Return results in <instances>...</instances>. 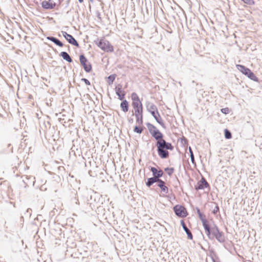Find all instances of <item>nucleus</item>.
I'll use <instances>...</instances> for the list:
<instances>
[{
	"mask_svg": "<svg viewBox=\"0 0 262 262\" xmlns=\"http://www.w3.org/2000/svg\"><path fill=\"white\" fill-rule=\"evenodd\" d=\"M108 79L111 81V82H110V84L112 83L115 79V76L114 75H110L108 77Z\"/></svg>",
	"mask_w": 262,
	"mask_h": 262,
	"instance_id": "nucleus-29",
	"label": "nucleus"
},
{
	"mask_svg": "<svg viewBox=\"0 0 262 262\" xmlns=\"http://www.w3.org/2000/svg\"><path fill=\"white\" fill-rule=\"evenodd\" d=\"M211 234L220 242H223L225 240L223 233L220 232L217 227L210 229V235ZM209 237L211 238V235Z\"/></svg>",
	"mask_w": 262,
	"mask_h": 262,
	"instance_id": "nucleus-7",
	"label": "nucleus"
},
{
	"mask_svg": "<svg viewBox=\"0 0 262 262\" xmlns=\"http://www.w3.org/2000/svg\"><path fill=\"white\" fill-rule=\"evenodd\" d=\"M221 112L224 114H228L230 113V109L228 107H225L221 109Z\"/></svg>",
	"mask_w": 262,
	"mask_h": 262,
	"instance_id": "nucleus-28",
	"label": "nucleus"
},
{
	"mask_svg": "<svg viewBox=\"0 0 262 262\" xmlns=\"http://www.w3.org/2000/svg\"><path fill=\"white\" fill-rule=\"evenodd\" d=\"M159 180H160V179H157L156 178H155L154 177L152 178H149V179H148L146 183V185L147 186L149 187L155 182L158 183Z\"/></svg>",
	"mask_w": 262,
	"mask_h": 262,
	"instance_id": "nucleus-19",
	"label": "nucleus"
},
{
	"mask_svg": "<svg viewBox=\"0 0 262 262\" xmlns=\"http://www.w3.org/2000/svg\"><path fill=\"white\" fill-rule=\"evenodd\" d=\"M150 134L157 140H163L162 134L155 127L152 126L149 129Z\"/></svg>",
	"mask_w": 262,
	"mask_h": 262,
	"instance_id": "nucleus-10",
	"label": "nucleus"
},
{
	"mask_svg": "<svg viewBox=\"0 0 262 262\" xmlns=\"http://www.w3.org/2000/svg\"><path fill=\"white\" fill-rule=\"evenodd\" d=\"M181 224L184 230L186 232V233L187 234V236H188V238L190 239H192V238H193V235H192V233H191L190 231L187 227V226H186L183 220H182L181 221Z\"/></svg>",
	"mask_w": 262,
	"mask_h": 262,
	"instance_id": "nucleus-17",
	"label": "nucleus"
},
{
	"mask_svg": "<svg viewBox=\"0 0 262 262\" xmlns=\"http://www.w3.org/2000/svg\"><path fill=\"white\" fill-rule=\"evenodd\" d=\"M237 69L238 71H239L241 73H242L243 74L245 75L246 72L248 70V68L245 67V66L241 64H237L236 66Z\"/></svg>",
	"mask_w": 262,
	"mask_h": 262,
	"instance_id": "nucleus-22",
	"label": "nucleus"
},
{
	"mask_svg": "<svg viewBox=\"0 0 262 262\" xmlns=\"http://www.w3.org/2000/svg\"><path fill=\"white\" fill-rule=\"evenodd\" d=\"M150 170L152 172L154 177L157 179H159V178L161 177L163 174V172L162 170H158L154 167H151Z\"/></svg>",
	"mask_w": 262,
	"mask_h": 262,
	"instance_id": "nucleus-14",
	"label": "nucleus"
},
{
	"mask_svg": "<svg viewBox=\"0 0 262 262\" xmlns=\"http://www.w3.org/2000/svg\"><path fill=\"white\" fill-rule=\"evenodd\" d=\"M148 111L151 114L156 121L160 124L162 123L161 117L158 111L156 106L153 103H149L147 106Z\"/></svg>",
	"mask_w": 262,
	"mask_h": 262,
	"instance_id": "nucleus-4",
	"label": "nucleus"
},
{
	"mask_svg": "<svg viewBox=\"0 0 262 262\" xmlns=\"http://www.w3.org/2000/svg\"><path fill=\"white\" fill-rule=\"evenodd\" d=\"M47 39L54 42L56 45L61 47L63 46V43L58 39L53 37H48Z\"/></svg>",
	"mask_w": 262,
	"mask_h": 262,
	"instance_id": "nucleus-21",
	"label": "nucleus"
},
{
	"mask_svg": "<svg viewBox=\"0 0 262 262\" xmlns=\"http://www.w3.org/2000/svg\"><path fill=\"white\" fill-rule=\"evenodd\" d=\"M90 1L92 2L93 0H90Z\"/></svg>",
	"mask_w": 262,
	"mask_h": 262,
	"instance_id": "nucleus-34",
	"label": "nucleus"
},
{
	"mask_svg": "<svg viewBox=\"0 0 262 262\" xmlns=\"http://www.w3.org/2000/svg\"><path fill=\"white\" fill-rule=\"evenodd\" d=\"M158 186L161 188L162 191L165 193H167L168 192V188L165 185V182L162 180L160 179L158 183Z\"/></svg>",
	"mask_w": 262,
	"mask_h": 262,
	"instance_id": "nucleus-15",
	"label": "nucleus"
},
{
	"mask_svg": "<svg viewBox=\"0 0 262 262\" xmlns=\"http://www.w3.org/2000/svg\"><path fill=\"white\" fill-rule=\"evenodd\" d=\"M132 101V105L134 108V114L136 118V122L139 125H142L143 123V105L140 100L139 97L136 93L131 94Z\"/></svg>",
	"mask_w": 262,
	"mask_h": 262,
	"instance_id": "nucleus-1",
	"label": "nucleus"
},
{
	"mask_svg": "<svg viewBox=\"0 0 262 262\" xmlns=\"http://www.w3.org/2000/svg\"><path fill=\"white\" fill-rule=\"evenodd\" d=\"M198 213L205 230L206 234L208 237H209L210 235V228L209 222L206 219L205 216L200 212V210H198Z\"/></svg>",
	"mask_w": 262,
	"mask_h": 262,
	"instance_id": "nucleus-6",
	"label": "nucleus"
},
{
	"mask_svg": "<svg viewBox=\"0 0 262 262\" xmlns=\"http://www.w3.org/2000/svg\"><path fill=\"white\" fill-rule=\"evenodd\" d=\"M63 36L66 39V40L71 44L78 47L79 44L75 39L70 34H69L66 32H62Z\"/></svg>",
	"mask_w": 262,
	"mask_h": 262,
	"instance_id": "nucleus-12",
	"label": "nucleus"
},
{
	"mask_svg": "<svg viewBox=\"0 0 262 262\" xmlns=\"http://www.w3.org/2000/svg\"><path fill=\"white\" fill-rule=\"evenodd\" d=\"M219 211V208L217 206H216L212 211L213 213L215 214Z\"/></svg>",
	"mask_w": 262,
	"mask_h": 262,
	"instance_id": "nucleus-31",
	"label": "nucleus"
},
{
	"mask_svg": "<svg viewBox=\"0 0 262 262\" xmlns=\"http://www.w3.org/2000/svg\"><path fill=\"white\" fill-rule=\"evenodd\" d=\"M115 90L116 94L118 96V98L121 100L124 99L125 93L122 90V86L121 84H118Z\"/></svg>",
	"mask_w": 262,
	"mask_h": 262,
	"instance_id": "nucleus-13",
	"label": "nucleus"
},
{
	"mask_svg": "<svg viewBox=\"0 0 262 262\" xmlns=\"http://www.w3.org/2000/svg\"><path fill=\"white\" fill-rule=\"evenodd\" d=\"M61 56L62 57L69 62H71L72 61V60L69 55L66 52H62L61 53Z\"/></svg>",
	"mask_w": 262,
	"mask_h": 262,
	"instance_id": "nucleus-23",
	"label": "nucleus"
},
{
	"mask_svg": "<svg viewBox=\"0 0 262 262\" xmlns=\"http://www.w3.org/2000/svg\"><path fill=\"white\" fill-rule=\"evenodd\" d=\"M164 170L169 176H171L174 172V168L172 167L166 168Z\"/></svg>",
	"mask_w": 262,
	"mask_h": 262,
	"instance_id": "nucleus-25",
	"label": "nucleus"
},
{
	"mask_svg": "<svg viewBox=\"0 0 262 262\" xmlns=\"http://www.w3.org/2000/svg\"><path fill=\"white\" fill-rule=\"evenodd\" d=\"M80 3H82L83 2V0H78Z\"/></svg>",
	"mask_w": 262,
	"mask_h": 262,
	"instance_id": "nucleus-33",
	"label": "nucleus"
},
{
	"mask_svg": "<svg viewBox=\"0 0 262 262\" xmlns=\"http://www.w3.org/2000/svg\"><path fill=\"white\" fill-rule=\"evenodd\" d=\"M56 5V3L53 0H45L41 3L42 8L45 9H53Z\"/></svg>",
	"mask_w": 262,
	"mask_h": 262,
	"instance_id": "nucleus-11",
	"label": "nucleus"
},
{
	"mask_svg": "<svg viewBox=\"0 0 262 262\" xmlns=\"http://www.w3.org/2000/svg\"><path fill=\"white\" fill-rule=\"evenodd\" d=\"M47 39L54 42L56 45L61 47L63 46V43L58 39L53 37H48Z\"/></svg>",
	"mask_w": 262,
	"mask_h": 262,
	"instance_id": "nucleus-20",
	"label": "nucleus"
},
{
	"mask_svg": "<svg viewBox=\"0 0 262 262\" xmlns=\"http://www.w3.org/2000/svg\"><path fill=\"white\" fill-rule=\"evenodd\" d=\"M79 60L81 64L86 72H89L92 70V65L84 55H81L79 57Z\"/></svg>",
	"mask_w": 262,
	"mask_h": 262,
	"instance_id": "nucleus-8",
	"label": "nucleus"
},
{
	"mask_svg": "<svg viewBox=\"0 0 262 262\" xmlns=\"http://www.w3.org/2000/svg\"><path fill=\"white\" fill-rule=\"evenodd\" d=\"M81 80L83 81L87 85H90L91 84L90 82L85 78H82L81 79Z\"/></svg>",
	"mask_w": 262,
	"mask_h": 262,
	"instance_id": "nucleus-30",
	"label": "nucleus"
},
{
	"mask_svg": "<svg viewBox=\"0 0 262 262\" xmlns=\"http://www.w3.org/2000/svg\"><path fill=\"white\" fill-rule=\"evenodd\" d=\"M209 185L204 178L202 177L201 179L195 185V189L196 190L204 189L206 188H209Z\"/></svg>",
	"mask_w": 262,
	"mask_h": 262,
	"instance_id": "nucleus-9",
	"label": "nucleus"
},
{
	"mask_svg": "<svg viewBox=\"0 0 262 262\" xmlns=\"http://www.w3.org/2000/svg\"><path fill=\"white\" fill-rule=\"evenodd\" d=\"M173 211L176 214L180 217H185L188 214L186 208L180 205H176L173 207Z\"/></svg>",
	"mask_w": 262,
	"mask_h": 262,
	"instance_id": "nucleus-5",
	"label": "nucleus"
},
{
	"mask_svg": "<svg viewBox=\"0 0 262 262\" xmlns=\"http://www.w3.org/2000/svg\"><path fill=\"white\" fill-rule=\"evenodd\" d=\"M120 107L123 112H127L129 109V104L127 101L126 100L123 99L122 102L120 104Z\"/></svg>",
	"mask_w": 262,
	"mask_h": 262,
	"instance_id": "nucleus-16",
	"label": "nucleus"
},
{
	"mask_svg": "<svg viewBox=\"0 0 262 262\" xmlns=\"http://www.w3.org/2000/svg\"><path fill=\"white\" fill-rule=\"evenodd\" d=\"M189 151H190V154H191L190 156H191V160L193 161L194 160V157H193V153H192V150H191L190 147L189 148Z\"/></svg>",
	"mask_w": 262,
	"mask_h": 262,
	"instance_id": "nucleus-32",
	"label": "nucleus"
},
{
	"mask_svg": "<svg viewBox=\"0 0 262 262\" xmlns=\"http://www.w3.org/2000/svg\"><path fill=\"white\" fill-rule=\"evenodd\" d=\"M245 75L254 81H258V78L255 76V75L249 69H248V71L245 74Z\"/></svg>",
	"mask_w": 262,
	"mask_h": 262,
	"instance_id": "nucleus-18",
	"label": "nucleus"
},
{
	"mask_svg": "<svg viewBox=\"0 0 262 262\" xmlns=\"http://www.w3.org/2000/svg\"><path fill=\"white\" fill-rule=\"evenodd\" d=\"M142 131H143V127L141 126H136L134 128V132L137 133L141 134L142 132Z\"/></svg>",
	"mask_w": 262,
	"mask_h": 262,
	"instance_id": "nucleus-24",
	"label": "nucleus"
},
{
	"mask_svg": "<svg viewBox=\"0 0 262 262\" xmlns=\"http://www.w3.org/2000/svg\"><path fill=\"white\" fill-rule=\"evenodd\" d=\"M244 3L249 5H253L254 4V0H242Z\"/></svg>",
	"mask_w": 262,
	"mask_h": 262,
	"instance_id": "nucleus-27",
	"label": "nucleus"
},
{
	"mask_svg": "<svg viewBox=\"0 0 262 262\" xmlns=\"http://www.w3.org/2000/svg\"><path fill=\"white\" fill-rule=\"evenodd\" d=\"M224 133H225V136L226 139H229L231 138V137H232L231 134L227 129H225L224 130Z\"/></svg>",
	"mask_w": 262,
	"mask_h": 262,
	"instance_id": "nucleus-26",
	"label": "nucleus"
},
{
	"mask_svg": "<svg viewBox=\"0 0 262 262\" xmlns=\"http://www.w3.org/2000/svg\"><path fill=\"white\" fill-rule=\"evenodd\" d=\"M156 145L158 155L162 159L167 158L169 157L168 150H171L173 148L171 143L166 142L164 139L157 141Z\"/></svg>",
	"mask_w": 262,
	"mask_h": 262,
	"instance_id": "nucleus-2",
	"label": "nucleus"
},
{
	"mask_svg": "<svg viewBox=\"0 0 262 262\" xmlns=\"http://www.w3.org/2000/svg\"><path fill=\"white\" fill-rule=\"evenodd\" d=\"M95 43L98 47L105 52L111 53L114 51L113 46L104 37L97 39L95 41Z\"/></svg>",
	"mask_w": 262,
	"mask_h": 262,
	"instance_id": "nucleus-3",
	"label": "nucleus"
}]
</instances>
